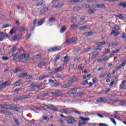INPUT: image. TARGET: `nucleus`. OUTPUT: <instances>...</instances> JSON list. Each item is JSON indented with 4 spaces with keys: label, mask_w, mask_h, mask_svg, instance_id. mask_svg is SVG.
Here are the masks:
<instances>
[{
    "label": "nucleus",
    "mask_w": 126,
    "mask_h": 126,
    "mask_svg": "<svg viewBox=\"0 0 126 126\" xmlns=\"http://www.w3.org/2000/svg\"><path fill=\"white\" fill-rule=\"evenodd\" d=\"M10 106L9 105H8V104H3V105H2L1 106V108H2L3 109H9V107Z\"/></svg>",
    "instance_id": "nucleus-22"
},
{
    "label": "nucleus",
    "mask_w": 126,
    "mask_h": 126,
    "mask_svg": "<svg viewBox=\"0 0 126 126\" xmlns=\"http://www.w3.org/2000/svg\"><path fill=\"white\" fill-rule=\"evenodd\" d=\"M7 110L2 109L1 111V114H6Z\"/></svg>",
    "instance_id": "nucleus-51"
},
{
    "label": "nucleus",
    "mask_w": 126,
    "mask_h": 126,
    "mask_svg": "<svg viewBox=\"0 0 126 126\" xmlns=\"http://www.w3.org/2000/svg\"><path fill=\"white\" fill-rule=\"evenodd\" d=\"M87 28H88L87 25L84 26L80 28V30H85L86 29H87Z\"/></svg>",
    "instance_id": "nucleus-37"
},
{
    "label": "nucleus",
    "mask_w": 126,
    "mask_h": 126,
    "mask_svg": "<svg viewBox=\"0 0 126 126\" xmlns=\"http://www.w3.org/2000/svg\"><path fill=\"white\" fill-rule=\"evenodd\" d=\"M76 41H77L76 37H72V38L66 39V43L68 44L67 45H73L76 43Z\"/></svg>",
    "instance_id": "nucleus-1"
},
{
    "label": "nucleus",
    "mask_w": 126,
    "mask_h": 126,
    "mask_svg": "<svg viewBox=\"0 0 126 126\" xmlns=\"http://www.w3.org/2000/svg\"><path fill=\"white\" fill-rule=\"evenodd\" d=\"M60 85H61V83H59V82H56L53 84V87H58V86H60Z\"/></svg>",
    "instance_id": "nucleus-34"
},
{
    "label": "nucleus",
    "mask_w": 126,
    "mask_h": 126,
    "mask_svg": "<svg viewBox=\"0 0 126 126\" xmlns=\"http://www.w3.org/2000/svg\"><path fill=\"white\" fill-rule=\"evenodd\" d=\"M93 7L94 8H106V6L104 4H95L93 5Z\"/></svg>",
    "instance_id": "nucleus-7"
},
{
    "label": "nucleus",
    "mask_w": 126,
    "mask_h": 126,
    "mask_svg": "<svg viewBox=\"0 0 126 126\" xmlns=\"http://www.w3.org/2000/svg\"><path fill=\"white\" fill-rule=\"evenodd\" d=\"M35 89V87L34 86H33L32 87L30 88V91H34Z\"/></svg>",
    "instance_id": "nucleus-53"
},
{
    "label": "nucleus",
    "mask_w": 126,
    "mask_h": 126,
    "mask_svg": "<svg viewBox=\"0 0 126 126\" xmlns=\"http://www.w3.org/2000/svg\"><path fill=\"white\" fill-rule=\"evenodd\" d=\"M70 86H71V84L68 82L67 83H64L63 85H61V89H65V88H68Z\"/></svg>",
    "instance_id": "nucleus-8"
},
{
    "label": "nucleus",
    "mask_w": 126,
    "mask_h": 126,
    "mask_svg": "<svg viewBox=\"0 0 126 126\" xmlns=\"http://www.w3.org/2000/svg\"><path fill=\"white\" fill-rule=\"evenodd\" d=\"M69 60V59L68 58V56H66L65 57H64L63 60L64 63H67Z\"/></svg>",
    "instance_id": "nucleus-26"
},
{
    "label": "nucleus",
    "mask_w": 126,
    "mask_h": 126,
    "mask_svg": "<svg viewBox=\"0 0 126 126\" xmlns=\"http://www.w3.org/2000/svg\"><path fill=\"white\" fill-rule=\"evenodd\" d=\"M87 124L84 121H80L79 126H83V125H86Z\"/></svg>",
    "instance_id": "nucleus-48"
},
{
    "label": "nucleus",
    "mask_w": 126,
    "mask_h": 126,
    "mask_svg": "<svg viewBox=\"0 0 126 126\" xmlns=\"http://www.w3.org/2000/svg\"><path fill=\"white\" fill-rule=\"evenodd\" d=\"M93 83H97V82H98V79L96 78H94L93 80Z\"/></svg>",
    "instance_id": "nucleus-54"
},
{
    "label": "nucleus",
    "mask_w": 126,
    "mask_h": 126,
    "mask_svg": "<svg viewBox=\"0 0 126 126\" xmlns=\"http://www.w3.org/2000/svg\"><path fill=\"white\" fill-rule=\"evenodd\" d=\"M64 68L63 66H60L59 67H58V69H59V71H62V70H63Z\"/></svg>",
    "instance_id": "nucleus-59"
},
{
    "label": "nucleus",
    "mask_w": 126,
    "mask_h": 126,
    "mask_svg": "<svg viewBox=\"0 0 126 126\" xmlns=\"http://www.w3.org/2000/svg\"><path fill=\"white\" fill-rule=\"evenodd\" d=\"M114 29L115 30H120V27H119V26H118V25L115 26L114 27Z\"/></svg>",
    "instance_id": "nucleus-62"
},
{
    "label": "nucleus",
    "mask_w": 126,
    "mask_h": 126,
    "mask_svg": "<svg viewBox=\"0 0 126 126\" xmlns=\"http://www.w3.org/2000/svg\"><path fill=\"white\" fill-rule=\"evenodd\" d=\"M31 97H32V95L30 94L25 95V99H28V98H31Z\"/></svg>",
    "instance_id": "nucleus-32"
},
{
    "label": "nucleus",
    "mask_w": 126,
    "mask_h": 126,
    "mask_svg": "<svg viewBox=\"0 0 126 126\" xmlns=\"http://www.w3.org/2000/svg\"><path fill=\"white\" fill-rule=\"evenodd\" d=\"M18 98L19 100H23V99H25V95H23L21 96H19Z\"/></svg>",
    "instance_id": "nucleus-50"
},
{
    "label": "nucleus",
    "mask_w": 126,
    "mask_h": 126,
    "mask_svg": "<svg viewBox=\"0 0 126 126\" xmlns=\"http://www.w3.org/2000/svg\"><path fill=\"white\" fill-rule=\"evenodd\" d=\"M88 84V81L87 80H86L83 82V85H87Z\"/></svg>",
    "instance_id": "nucleus-55"
},
{
    "label": "nucleus",
    "mask_w": 126,
    "mask_h": 126,
    "mask_svg": "<svg viewBox=\"0 0 126 126\" xmlns=\"http://www.w3.org/2000/svg\"><path fill=\"white\" fill-rule=\"evenodd\" d=\"M65 30H66V28H65V26H63L62 27V28H61V30H60V32H61V33H63V32H64V31H65Z\"/></svg>",
    "instance_id": "nucleus-25"
},
{
    "label": "nucleus",
    "mask_w": 126,
    "mask_h": 126,
    "mask_svg": "<svg viewBox=\"0 0 126 126\" xmlns=\"http://www.w3.org/2000/svg\"><path fill=\"white\" fill-rule=\"evenodd\" d=\"M104 45H106V42H105V41L97 42L96 43L97 48H95V50H99V51H101V49L99 48H100L102 46H104Z\"/></svg>",
    "instance_id": "nucleus-4"
},
{
    "label": "nucleus",
    "mask_w": 126,
    "mask_h": 126,
    "mask_svg": "<svg viewBox=\"0 0 126 126\" xmlns=\"http://www.w3.org/2000/svg\"><path fill=\"white\" fill-rule=\"evenodd\" d=\"M110 45L111 46V47H117V46H118V44L116 43H110Z\"/></svg>",
    "instance_id": "nucleus-49"
},
{
    "label": "nucleus",
    "mask_w": 126,
    "mask_h": 126,
    "mask_svg": "<svg viewBox=\"0 0 126 126\" xmlns=\"http://www.w3.org/2000/svg\"><path fill=\"white\" fill-rule=\"evenodd\" d=\"M93 32H87L84 33V35H86V36H92L93 35Z\"/></svg>",
    "instance_id": "nucleus-24"
},
{
    "label": "nucleus",
    "mask_w": 126,
    "mask_h": 126,
    "mask_svg": "<svg viewBox=\"0 0 126 126\" xmlns=\"http://www.w3.org/2000/svg\"><path fill=\"white\" fill-rule=\"evenodd\" d=\"M27 77V73H23L22 74L19 75V77L23 78V77Z\"/></svg>",
    "instance_id": "nucleus-28"
},
{
    "label": "nucleus",
    "mask_w": 126,
    "mask_h": 126,
    "mask_svg": "<svg viewBox=\"0 0 126 126\" xmlns=\"http://www.w3.org/2000/svg\"><path fill=\"white\" fill-rule=\"evenodd\" d=\"M78 27V25L77 24L72 25L70 27V30H73V29H75V28H77Z\"/></svg>",
    "instance_id": "nucleus-19"
},
{
    "label": "nucleus",
    "mask_w": 126,
    "mask_h": 126,
    "mask_svg": "<svg viewBox=\"0 0 126 126\" xmlns=\"http://www.w3.org/2000/svg\"><path fill=\"white\" fill-rule=\"evenodd\" d=\"M63 6V4H58L54 6V8H61Z\"/></svg>",
    "instance_id": "nucleus-21"
},
{
    "label": "nucleus",
    "mask_w": 126,
    "mask_h": 126,
    "mask_svg": "<svg viewBox=\"0 0 126 126\" xmlns=\"http://www.w3.org/2000/svg\"><path fill=\"white\" fill-rule=\"evenodd\" d=\"M111 102H113L114 103H117L118 102V99L115 98V99H110Z\"/></svg>",
    "instance_id": "nucleus-52"
},
{
    "label": "nucleus",
    "mask_w": 126,
    "mask_h": 126,
    "mask_svg": "<svg viewBox=\"0 0 126 126\" xmlns=\"http://www.w3.org/2000/svg\"><path fill=\"white\" fill-rule=\"evenodd\" d=\"M51 94L53 96H55L56 97H60V96H62V93L60 90L57 91L55 93H52Z\"/></svg>",
    "instance_id": "nucleus-10"
},
{
    "label": "nucleus",
    "mask_w": 126,
    "mask_h": 126,
    "mask_svg": "<svg viewBox=\"0 0 126 126\" xmlns=\"http://www.w3.org/2000/svg\"><path fill=\"white\" fill-rule=\"evenodd\" d=\"M122 38L123 39H124L126 41V33H124L122 35Z\"/></svg>",
    "instance_id": "nucleus-56"
},
{
    "label": "nucleus",
    "mask_w": 126,
    "mask_h": 126,
    "mask_svg": "<svg viewBox=\"0 0 126 126\" xmlns=\"http://www.w3.org/2000/svg\"><path fill=\"white\" fill-rule=\"evenodd\" d=\"M45 22V19H42L38 22L37 24V26H40L43 24Z\"/></svg>",
    "instance_id": "nucleus-18"
},
{
    "label": "nucleus",
    "mask_w": 126,
    "mask_h": 126,
    "mask_svg": "<svg viewBox=\"0 0 126 126\" xmlns=\"http://www.w3.org/2000/svg\"><path fill=\"white\" fill-rule=\"evenodd\" d=\"M9 58L7 57H2V60L3 61H7L8 60Z\"/></svg>",
    "instance_id": "nucleus-57"
},
{
    "label": "nucleus",
    "mask_w": 126,
    "mask_h": 126,
    "mask_svg": "<svg viewBox=\"0 0 126 126\" xmlns=\"http://www.w3.org/2000/svg\"><path fill=\"white\" fill-rule=\"evenodd\" d=\"M73 77H74V79L71 78L68 80V83H73L74 82H75V81H76V80L75 79V76H74Z\"/></svg>",
    "instance_id": "nucleus-17"
},
{
    "label": "nucleus",
    "mask_w": 126,
    "mask_h": 126,
    "mask_svg": "<svg viewBox=\"0 0 126 126\" xmlns=\"http://www.w3.org/2000/svg\"><path fill=\"white\" fill-rule=\"evenodd\" d=\"M91 48H87L84 49V52H85V53H87V52H88V51H89V50H91Z\"/></svg>",
    "instance_id": "nucleus-63"
},
{
    "label": "nucleus",
    "mask_w": 126,
    "mask_h": 126,
    "mask_svg": "<svg viewBox=\"0 0 126 126\" xmlns=\"http://www.w3.org/2000/svg\"><path fill=\"white\" fill-rule=\"evenodd\" d=\"M14 121L16 124V125H17V126H19L20 125V124L19 123V121H18V120L14 118Z\"/></svg>",
    "instance_id": "nucleus-45"
},
{
    "label": "nucleus",
    "mask_w": 126,
    "mask_h": 126,
    "mask_svg": "<svg viewBox=\"0 0 126 126\" xmlns=\"http://www.w3.org/2000/svg\"><path fill=\"white\" fill-rule=\"evenodd\" d=\"M16 30L14 29H12L10 32V34L12 35V34H14V33H16Z\"/></svg>",
    "instance_id": "nucleus-35"
},
{
    "label": "nucleus",
    "mask_w": 126,
    "mask_h": 126,
    "mask_svg": "<svg viewBox=\"0 0 126 126\" xmlns=\"http://www.w3.org/2000/svg\"><path fill=\"white\" fill-rule=\"evenodd\" d=\"M62 50V47H54L49 49H48V52H56V51H61Z\"/></svg>",
    "instance_id": "nucleus-3"
},
{
    "label": "nucleus",
    "mask_w": 126,
    "mask_h": 126,
    "mask_svg": "<svg viewBox=\"0 0 126 126\" xmlns=\"http://www.w3.org/2000/svg\"><path fill=\"white\" fill-rule=\"evenodd\" d=\"M55 20H56V19L54 17H51L50 18H49L48 21L49 22H50V23H51V22H53V21H55Z\"/></svg>",
    "instance_id": "nucleus-41"
},
{
    "label": "nucleus",
    "mask_w": 126,
    "mask_h": 126,
    "mask_svg": "<svg viewBox=\"0 0 126 126\" xmlns=\"http://www.w3.org/2000/svg\"><path fill=\"white\" fill-rule=\"evenodd\" d=\"M18 54H19V53H17L15 55H12V57H13L14 61H15V60H17V59H18V58H19V59H20V56H19L18 55Z\"/></svg>",
    "instance_id": "nucleus-15"
},
{
    "label": "nucleus",
    "mask_w": 126,
    "mask_h": 126,
    "mask_svg": "<svg viewBox=\"0 0 126 126\" xmlns=\"http://www.w3.org/2000/svg\"><path fill=\"white\" fill-rule=\"evenodd\" d=\"M22 82V81L21 80L17 81L14 83V86H18V85H20Z\"/></svg>",
    "instance_id": "nucleus-27"
},
{
    "label": "nucleus",
    "mask_w": 126,
    "mask_h": 126,
    "mask_svg": "<svg viewBox=\"0 0 126 126\" xmlns=\"http://www.w3.org/2000/svg\"><path fill=\"white\" fill-rule=\"evenodd\" d=\"M96 11H97L96 9H92L91 8H89L88 10V13L90 14H93L94 12H96Z\"/></svg>",
    "instance_id": "nucleus-12"
},
{
    "label": "nucleus",
    "mask_w": 126,
    "mask_h": 126,
    "mask_svg": "<svg viewBox=\"0 0 126 126\" xmlns=\"http://www.w3.org/2000/svg\"><path fill=\"white\" fill-rule=\"evenodd\" d=\"M20 59L21 60H25L26 62H28L29 61V58L27 57V55L26 54H22L20 55Z\"/></svg>",
    "instance_id": "nucleus-9"
},
{
    "label": "nucleus",
    "mask_w": 126,
    "mask_h": 126,
    "mask_svg": "<svg viewBox=\"0 0 126 126\" xmlns=\"http://www.w3.org/2000/svg\"><path fill=\"white\" fill-rule=\"evenodd\" d=\"M72 108H65V109H63L61 110V112L62 113H64L65 114H71L72 113Z\"/></svg>",
    "instance_id": "nucleus-5"
},
{
    "label": "nucleus",
    "mask_w": 126,
    "mask_h": 126,
    "mask_svg": "<svg viewBox=\"0 0 126 126\" xmlns=\"http://www.w3.org/2000/svg\"><path fill=\"white\" fill-rule=\"evenodd\" d=\"M60 58L61 56H60V55H57L55 59H54V61L55 62V63H56V62H57L58 60H60Z\"/></svg>",
    "instance_id": "nucleus-33"
},
{
    "label": "nucleus",
    "mask_w": 126,
    "mask_h": 126,
    "mask_svg": "<svg viewBox=\"0 0 126 126\" xmlns=\"http://www.w3.org/2000/svg\"><path fill=\"white\" fill-rule=\"evenodd\" d=\"M122 63H123L121 64H120L119 66L120 67H123V66H125L126 65V63L124 62V59L121 60Z\"/></svg>",
    "instance_id": "nucleus-39"
},
{
    "label": "nucleus",
    "mask_w": 126,
    "mask_h": 126,
    "mask_svg": "<svg viewBox=\"0 0 126 126\" xmlns=\"http://www.w3.org/2000/svg\"><path fill=\"white\" fill-rule=\"evenodd\" d=\"M116 17L120 18V19H124V16L122 14L117 15Z\"/></svg>",
    "instance_id": "nucleus-46"
},
{
    "label": "nucleus",
    "mask_w": 126,
    "mask_h": 126,
    "mask_svg": "<svg viewBox=\"0 0 126 126\" xmlns=\"http://www.w3.org/2000/svg\"><path fill=\"white\" fill-rule=\"evenodd\" d=\"M72 113H75V114H77V115H79V111L74 110L73 108H72Z\"/></svg>",
    "instance_id": "nucleus-43"
},
{
    "label": "nucleus",
    "mask_w": 126,
    "mask_h": 126,
    "mask_svg": "<svg viewBox=\"0 0 126 126\" xmlns=\"http://www.w3.org/2000/svg\"><path fill=\"white\" fill-rule=\"evenodd\" d=\"M6 115H8V116H13V113L10 112L9 110H7Z\"/></svg>",
    "instance_id": "nucleus-40"
},
{
    "label": "nucleus",
    "mask_w": 126,
    "mask_h": 126,
    "mask_svg": "<svg viewBox=\"0 0 126 126\" xmlns=\"http://www.w3.org/2000/svg\"><path fill=\"white\" fill-rule=\"evenodd\" d=\"M12 39H13V40H17V39H22V38L19 37V36L13 35L12 36Z\"/></svg>",
    "instance_id": "nucleus-30"
},
{
    "label": "nucleus",
    "mask_w": 126,
    "mask_h": 126,
    "mask_svg": "<svg viewBox=\"0 0 126 126\" xmlns=\"http://www.w3.org/2000/svg\"><path fill=\"white\" fill-rule=\"evenodd\" d=\"M107 101V98L103 97V98H100L97 99V102L98 103H100L101 102H106Z\"/></svg>",
    "instance_id": "nucleus-14"
},
{
    "label": "nucleus",
    "mask_w": 126,
    "mask_h": 126,
    "mask_svg": "<svg viewBox=\"0 0 126 126\" xmlns=\"http://www.w3.org/2000/svg\"><path fill=\"white\" fill-rule=\"evenodd\" d=\"M46 107L48 108V109H49V110H52V111H53L54 112H58V108H57V107L53 105L50 104L49 105H46Z\"/></svg>",
    "instance_id": "nucleus-6"
},
{
    "label": "nucleus",
    "mask_w": 126,
    "mask_h": 126,
    "mask_svg": "<svg viewBox=\"0 0 126 126\" xmlns=\"http://www.w3.org/2000/svg\"><path fill=\"white\" fill-rule=\"evenodd\" d=\"M18 31L19 32H24V31H26V28L25 27H21L18 28Z\"/></svg>",
    "instance_id": "nucleus-13"
},
{
    "label": "nucleus",
    "mask_w": 126,
    "mask_h": 126,
    "mask_svg": "<svg viewBox=\"0 0 126 126\" xmlns=\"http://www.w3.org/2000/svg\"><path fill=\"white\" fill-rule=\"evenodd\" d=\"M80 119L84 122H88V121H90V119L89 118H83L82 117H80Z\"/></svg>",
    "instance_id": "nucleus-20"
},
{
    "label": "nucleus",
    "mask_w": 126,
    "mask_h": 126,
    "mask_svg": "<svg viewBox=\"0 0 126 126\" xmlns=\"http://www.w3.org/2000/svg\"><path fill=\"white\" fill-rule=\"evenodd\" d=\"M111 34H113L115 37H117L118 35H120V32H116L115 30H112Z\"/></svg>",
    "instance_id": "nucleus-16"
},
{
    "label": "nucleus",
    "mask_w": 126,
    "mask_h": 126,
    "mask_svg": "<svg viewBox=\"0 0 126 126\" xmlns=\"http://www.w3.org/2000/svg\"><path fill=\"white\" fill-rule=\"evenodd\" d=\"M45 65V63L41 62L37 64V66H44Z\"/></svg>",
    "instance_id": "nucleus-42"
},
{
    "label": "nucleus",
    "mask_w": 126,
    "mask_h": 126,
    "mask_svg": "<svg viewBox=\"0 0 126 126\" xmlns=\"http://www.w3.org/2000/svg\"><path fill=\"white\" fill-rule=\"evenodd\" d=\"M99 126H108L107 125L105 124H103V123L99 124Z\"/></svg>",
    "instance_id": "nucleus-64"
},
{
    "label": "nucleus",
    "mask_w": 126,
    "mask_h": 126,
    "mask_svg": "<svg viewBox=\"0 0 126 126\" xmlns=\"http://www.w3.org/2000/svg\"><path fill=\"white\" fill-rule=\"evenodd\" d=\"M10 110H13L15 112H19L20 108L18 107L15 106H11L9 107Z\"/></svg>",
    "instance_id": "nucleus-11"
},
{
    "label": "nucleus",
    "mask_w": 126,
    "mask_h": 126,
    "mask_svg": "<svg viewBox=\"0 0 126 126\" xmlns=\"http://www.w3.org/2000/svg\"><path fill=\"white\" fill-rule=\"evenodd\" d=\"M109 52H110V49H105L104 50V51L103 52V55H106V54H108V53H109Z\"/></svg>",
    "instance_id": "nucleus-47"
},
{
    "label": "nucleus",
    "mask_w": 126,
    "mask_h": 126,
    "mask_svg": "<svg viewBox=\"0 0 126 126\" xmlns=\"http://www.w3.org/2000/svg\"><path fill=\"white\" fill-rule=\"evenodd\" d=\"M119 6H122V7H126V2H123L120 3L119 4Z\"/></svg>",
    "instance_id": "nucleus-31"
},
{
    "label": "nucleus",
    "mask_w": 126,
    "mask_h": 126,
    "mask_svg": "<svg viewBox=\"0 0 126 126\" xmlns=\"http://www.w3.org/2000/svg\"><path fill=\"white\" fill-rule=\"evenodd\" d=\"M22 70V69L18 68H16L14 70H13V71L14 73H16V72H19V71H21Z\"/></svg>",
    "instance_id": "nucleus-29"
},
{
    "label": "nucleus",
    "mask_w": 126,
    "mask_h": 126,
    "mask_svg": "<svg viewBox=\"0 0 126 126\" xmlns=\"http://www.w3.org/2000/svg\"><path fill=\"white\" fill-rule=\"evenodd\" d=\"M40 5H41V6H44V5H46V1H42V2L40 3Z\"/></svg>",
    "instance_id": "nucleus-58"
},
{
    "label": "nucleus",
    "mask_w": 126,
    "mask_h": 126,
    "mask_svg": "<svg viewBox=\"0 0 126 126\" xmlns=\"http://www.w3.org/2000/svg\"><path fill=\"white\" fill-rule=\"evenodd\" d=\"M43 120L44 121H46L47 122H49V118L47 117H43Z\"/></svg>",
    "instance_id": "nucleus-61"
},
{
    "label": "nucleus",
    "mask_w": 126,
    "mask_h": 126,
    "mask_svg": "<svg viewBox=\"0 0 126 126\" xmlns=\"http://www.w3.org/2000/svg\"><path fill=\"white\" fill-rule=\"evenodd\" d=\"M11 52L12 53H14V52L16 51V46H13V47L11 49Z\"/></svg>",
    "instance_id": "nucleus-38"
},
{
    "label": "nucleus",
    "mask_w": 126,
    "mask_h": 126,
    "mask_svg": "<svg viewBox=\"0 0 126 126\" xmlns=\"http://www.w3.org/2000/svg\"><path fill=\"white\" fill-rule=\"evenodd\" d=\"M110 120L111 121L112 123L115 125V126L117 125V123L116 122V120L114 118H110Z\"/></svg>",
    "instance_id": "nucleus-44"
},
{
    "label": "nucleus",
    "mask_w": 126,
    "mask_h": 126,
    "mask_svg": "<svg viewBox=\"0 0 126 126\" xmlns=\"http://www.w3.org/2000/svg\"><path fill=\"white\" fill-rule=\"evenodd\" d=\"M126 82L125 80L123 81L122 82V83L120 85V89H123V88H124V86H125V85L126 84Z\"/></svg>",
    "instance_id": "nucleus-23"
},
{
    "label": "nucleus",
    "mask_w": 126,
    "mask_h": 126,
    "mask_svg": "<svg viewBox=\"0 0 126 126\" xmlns=\"http://www.w3.org/2000/svg\"><path fill=\"white\" fill-rule=\"evenodd\" d=\"M65 121L69 124L70 125H73V124H76V120L73 117H70L69 118L65 119Z\"/></svg>",
    "instance_id": "nucleus-2"
},
{
    "label": "nucleus",
    "mask_w": 126,
    "mask_h": 126,
    "mask_svg": "<svg viewBox=\"0 0 126 126\" xmlns=\"http://www.w3.org/2000/svg\"><path fill=\"white\" fill-rule=\"evenodd\" d=\"M7 27H9V25L8 24L3 25L1 27V28H6Z\"/></svg>",
    "instance_id": "nucleus-60"
},
{
    "label": "nucleus",
    "mask_w": 126,
    "mask_h": 126,
    "mask_svg": "<svg viewBox=\"0 0 126 126\" xmlns=\"http://www.w3.org/2000/svg\"><path fill=\"white\" fill-rule=\"evenodd\" d=\"M70 2L71 3H77V2H79V0H71Z\"/></svg>",
    "instance_id": "nucleus-36"
}]
</instances>
